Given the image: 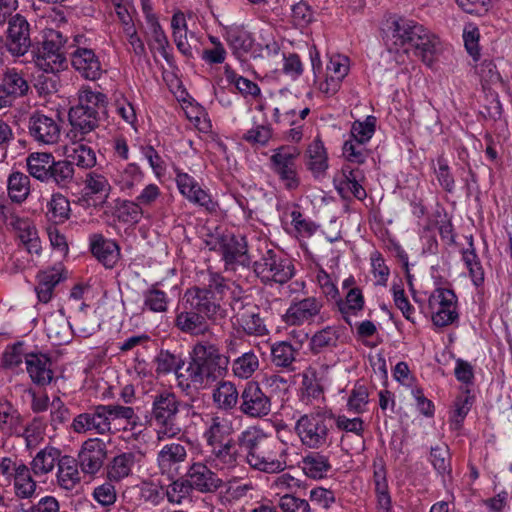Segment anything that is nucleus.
<instances>
[{"label": "nucleus", "instance_id": "nucleus-1", "mask_svg": "<svg viewBox=\"0 0 512 512\" xmlns=\"http://www.w3.org/2000/svg\"><path fill=\"white\" fill-rule=\"evenodd\" d=\"M183 310L177 312L174 326L182 333L203 336L211 325L223 326L228 310L208 290L188 289L184 294Z\"/></svg>", "mask_w": 512, "mask_h": 512}, {"label": "nucleus", "instance_id": "nucleus-2", "mask_svg": "<svg viewBox=\"0 0 512 512\" xmlns=\"http://www.w3.org/2000/svg\"><path fill=\"white\" fill-rule=\"evenodd\" d=\"M229 363L228 356H225L216 344L208 341L198 342L192 349L186 374L178 375V384L182 389H207L224 378Z\"/></svg>", "mask_w": 512, "mask_h": 512}, {"label": "nucleus", "instance_id": "nucleus-3", "mask_svg": "<svg viewBox=\"0 0 512 512\" xmlns=\"http://www.w3.org/2000/svg\"><path fill=\"white\" fill-rule=\"evenodd\" d=\"M384 33L387 45L395 49L403 48L405 52L413 50L425 64H433L438 39L423 25L412 19L393 15L386 20Z\"/></svg>", "mask_w": 512, "mask_h": 512}, {"label": "nucleus", "instance_id": "nucleus-4", "mask_svg": "<svg viewBox=\"0 0 512 512\" xmlns=\"http://www.w3.org/2000/svg\"><path fill=\"white\" fill-rule=\"evenodd\" d=\"M239 446L246 462L255 470L273 474L287 467V449L278 439L257 427H249L239 434Z\"/></svg>", "mask_w": 512, "mask_h": 512}, {"label": "nucleus", "instance_id": "nucleus-5", "mask_svg": "<svg viewBox=\"0 0 512 512\" xmlns=\"http://www.w3.org/2000/svg\"><path fill=\"white\" fill-rule=\"evenodd\" d=\"M119 420H125L128 425L134 428L138 416L134 408L130 406L100 404L74 417L71 428L78 434L94 432L99 435H107L113 433L112 423Z\"/></svg>", "mask_w": 512, "mask_h": 512}, {"label": "nucleus", "instance_id": "nucleus-6", "mask_svg": "<svg viewBox=\"0 0 512 512\" xmlns=\"http://www.w3.org/2000/svg\"><path fill=\"white\" fill-rule=\"evenodd\" d=\"M334 415L330 410L318 408L303 414L295 423V433L301 443L310 449H320L331 444Z\"/></svg>", "mask_w": 512, "mask_h": 512}, {"label": "nucleus", "instance_id": "nucleus-7", "mask_svg": "<svg viewBox=\"0 0 512 512\" xmlns=\"http://www.w3.org/2000/svg\"><path fill=\"white\" fill-rule=\"evenodd\" d=\"M182 405L178 396L167 389L152 395L151 420L156 426L158 441L175 438L181 433L177 419Z\"/></svg>", "mask_w": 512, "mask_h": 512}, {"label": "nucleus", "instance_id": "nucleus-8", "mask_svg": "<svg viewBox=\"0 0 512 512\" xmlns=\"http://www.w3.org/2000/svg\"><path fill=\"white\" fill-rule=\"evenodd\" d=\"M67 37L55 29H45L43 40L34 52L35 65L46 73L56 74L67 68Z\"/></svg>", "mask_w": 512, "mask_h": 512}, {"label": "nucleus", "instance_id": "nucleus-9", "mask_svg": "<svg viewBox=\"0 0 512 512\" xmlns=\"http://www.w3.org/2000/svg\"><path fill=\"white\" fill-rule=\"evenodd\" d=\"M261 251L260 258L252 261V268L255 275L265 284H285L295 274V267L291 259L282 255L274 249L268 248Z\"/></svg>", "mask_w": 512, "mask_h": 512}, {"label": "nucleus", "instance_id": "nucleus-10", "mask_svg": "<svg viewBox=\"0 0 512 512\" xmlns=\"http://www.w3.org/2000/svg\"><path fill=\"white\" fill-rule=\"evenodd\" d=\"M0 474L13 484L16 498L32 499L37 493V482L33 472L22 460L17 457H3L0 460Z\"/></svg>", "mask_w": 512, "mask_h": 512}, {"label": "nucleus", "instance_id": "nucleus-11", "mask_svg": "<svg viewBox=\"0 0 512 512\" xmlns=\"http://www.w3.org/2000/svg\"><path fill=\"white\" fill-rule=\"evenodd\" d=\"M300 151L297 147L283 145L273 150L269 158V167L278 177L285 189L294 191L301 184L297 160Z\"/></svg>", "mask_w": 512, "mask_h": 512}, {"label": "nucleus", "instance_id": "nucleus-12", "mask_svg": "<svg viewBox=\"0 0 512 512\" xmlns=\"http://www.w3.org/2000/svg\"><path fill=\"white\" fill-rule=\"evenodd\" d=\"M229 306L233 325L238 326L246 335L262 337L269 334L259 307L248 301L247 297L233 295Z\"/></svg>", "mask_w": 512, "mask_h": 512}, {"label": "nucleus", "instance_id": "nucleus-13", "mask_svg": "<svg viewBox=\"0 0 512 512\" xmlns=\"http://www.w3.org/2000/svg\"><path fill=\"white\" fill-rule=\"evenodd\" d=\"M33 28L28 19L16 13L4 32L5 48L13 57L24 56L33 46Z\"/></svg>", "mask_w": 512, "mask_h": 512}, {"label": "nucleus", "instance_id": "nucleus-14", "mask_svg": "<svg viewBox=\"0 0 512 512\" xmlns=\"http://www.w3.org/2000/svg\"><path fill=\"white\" fill-rule=\"evenodd\" d=\"M188 450L180 442H170L163 445L156 455L158 473L166 479H175L183 475Z\"/></svg>", "mask_w": 512, "mask_h": 512}, {"label": "nucleus", "instance_id": "nucleus-15", "mask_svg": "<svg viewBox=\"0 0 512 512\" xmlns=\"http://www.w3.org/2000/svg\"><path fill=\"white\" fill-rule=\"evenodd\" d=\"M241 413L249 418H264L272 411V402L257 381H248L240 392Z\"/></svg>", "mask_w": 512, "mask_h": 512}, {"label": "nucleus", "instance_id": "nucleus-16", "mask_svg": "<svg viewBox=\"0 0 512 512\" xmlns=\"http://www.w3.org/2000/svg\"><path fill=\"white\" fill-rule=\"evenodd\" d=\"M432 321L437 327H445L458 319L457 296L453 290L437 288L429 297Z\"/></svg>", "mask_w": 512, "mask_h": 512}, {"label": "nucleus", "instance_id": "nucleus-17", "mask_svg": "<svg viewBox=\"0 0 512 512\" xmlns=\"http://www.w3.org/2000/svg\"><path fill=\"white\" fill-rule=\"evenodd\" d=\"M323 307V300L319 297L308 296L303 299H294L283 315V321L288 326L311 324L320 315Z\"/></svg>", "mask_w": 512, "mask_h": 512}, {"label": "nucleus", "instance_id": "nucleus-18", "mask_svg": "<svg viewBox=\"0 0 512 512\" xmlns=\"http://www.w3.org/2000/svg\"><path fill=\"white\" fill-rule=\"evenodd\" d=\"M30 86L24 73L7 68L0 79V109L11 107L15 101L28 94Z\"/></svg>", "mask_w": 512, "mask_h": 512}, {"label": "nucleus", "instance_id": "nucleus-19", "mask_svg": "<svg viewBox=\"0 0 512 512\" xmlns=\"http://www.w3.org/2000/svg\"><path fill=\"white\" fill-rule=\"evenodd\" d=\"M29 135L39 144H56L61 136V125L57 117L39 111L32 113L28 121Z\"/></svg>", "mask_w": 512, "mask_h": 512}, {"label": "nucleus", "instance_id": "nucleus-20", "mask_svg": "<svg viewBox=\"0 0 512 512\" xmlns=\"http://www.w3.org/2000/svg\"><path fill=\"white\" fill-rule=\"evenodd\" d=\"M107 455V445L102 439L89 438L82 443L77 461L84 474L95 475L102 469Z\"/></svg>", "mask_w": 512, "mask_h": 512}, {"label": "nucleus", "instance_id": "nucleus-21", "mask_svg": "<svg viewBox=\"0 0 512 512\" xmlns=\"http://www.w3.org/2000/svg\"><path fill=\"white\" fill-rule=\"evenodd\" d=\"M221 255L226 270H235L237 266L248 268L253 257L248 253L246 238L234 234L224 235Z\"/></svg>", "mask_w": 512, "mask_h": 512}, {"label": "nucleus", "instance_id": "nucleus-22", "mask_svg": "<svg viewBox=\"0 0 512 512\" xmlns=\"http://www.w3.org/2000/svg\"><path fill=\"white\" fill-rule=\"evenodd\" d=\"M193 490L200 493H214L224 485L223 480L203 462H193L186 469Z\"/></svg>", "mask_w": 512, "mask_h": 512}, {"label": "nucleus", "instance_id": "nucleus-23", "mask_svg": "<svg viewBox=\"0 0 512 512\" xmlns=\"http://www.w3.org/2000/svg\"><path fill=\"white\" fill-rule=\"evenodd\" d=\"M175 172L177 187L186 199L194 204L205 207L208 211L216 210L217 203L212 200L211 196L200 187L191 175L179 169H176Z\"/></svg>", "mask_w": 512, "mask_h": 512}, {"label": "nucleus", "instance_id": "nucleus-24", "mask_svg": "<svg viewBox=\"0 0 512 512\" xmlns=\"http://www.w3.org/2000/svg\"><path fill=\"white\" fill-rule=\"evenodd\" d=\"M210 458L220 469H233L239 465L240 460L245 459L244 451L239 446L237 439H227L209 448Z\"/></svg>", "mask_w": 512, "mask_h": 512}, {"label": "nucleus", "instance_id": "nucleus-25", "mask_svg": "<svg viewBox=\"0 0 512 512\" xmlns=\"http://www.w3.org/2000/svg\"><path fill=\"white\" fill-rule=\"evenodd\" d=\"M145 458L141 450L126 451L114 456L107 464V478L119 482L132 474L133 467Z\"/></svg>", "mask_w": 512, "mask_h": 512}, {"label": "nucleus", "instance_id": "nucleus-26", "mask_svg": "<svg viewBox=\"0 0 512 512\" xmlns=\"http://www.w3.org/2000/svg\"><path fill=\"white\" fill-rule=\"evenodd\" d=\"M106 111H96L93 109L83 108L82 105L71 107L68 113V119L72 126L71 133L74 137L80 134V140L84 135L89 134L99 126L100 114Z\"/></svg>", "mask_w": 512, "mask_h": 512}, {"label": "nucleus", "instance_id": "nucleus-27", "mask_svg": "<svg viewBox=\"0 0 512 512\" xmlns=\"http://www.w3.org/2000/svg\"><path fill=\"white\" fill-rule=\"evenodd\" d=\"M360 175L359 169H352L349 165H344L341 171L334 176L335 189L342 198H348L350 195L358 200L366 198L367 193L359 182Z\"/></svg>", "mask_w": 512, "mask_h": 512}, {"label": "nucleus", "instance_id": "nucleus-28", "mask_svg": "<svg viewBox=\"0 0 512 512\" xmlns=\"http://www.w3.org/2000/svg\"><path fill=\"white\" fill-rule=\"evenodd\" d=\"M71 64L82 77L88 80H97L102 74L99 58L90 48L77 47L71 54Z\"/></svg>", "mask_w": 512, "mask_h": 512}, {"label": "nucleus", "instance_id": "nucleus-29", "mask_svg": "<svg viewBox=\"0 0 512 512\" xmlns=\"http://www.w3.org/2000/svg\"><path fill=\"white\" fill-rule=\"evenodd\" d=\"M90 250L96 259L106 268H113L119 259V246L113 240L106 239L102 234L90 237Z\"/></svg>", "mask_w": 512, "mask_h": 512}, {"label": "nucleus", "instance_id": "nucleus-30", "mask_svg": "<svg viewBox=\"0 0 512 512\" xmlns=\"http://www.w3.org/2000/svg\"><path fill=\"white\" fill-rule=\"evenodd\" d=\"M25 363L27 372L35 384L45 386L51 383L53 379L52 363L46 354H26Z\"/></svg>", "mask_w": 512, "mask_h": 512}, {"label": "nucleus", "instance_id": "nucleus-31", "mask_svg": "<svg viewBox=\"0 0 512 512\" xmlns=\"http://www.w3.org/2000/svg\"><path fill=\"white\" fill-rule=\"evenodd\" d=\"M225 40L237 57H242L252 50L254 39L243 26L231 25L225 28Z\"/></svg>", "mask_w": 512, "mask_h": 512}, {"label": "nucleus", "instance_id": "nucleus-32", "mask_svg": "<svg viewBox=\"0 0 512 512\" xmlns=\"http://www.w3.org/2000/svg\"><path fill=\"white\" fill-rule=\"evenodd\" d=\"M305 165L314 177L324 175L328 169V156L323 142L314 139L305 152Z\"/></svg>", "mask_w": 512, "mask_h": 512}, {"label": "nucleus", "instance_id": "nucleus-33", "mask_svg": "<svg viewBox=\"0 0 512 512\" xmlns=\"http://www.w3.org/2000/svg\"><path fill=\"white\" fill-rule=\"evenodd\" d=\"M365 300L362 290L358 287H352L348 290L345 298L337 299L336 306L343 320L352 326L351 316H357L364 308Z\"/></svg>", "mask_w": 512, "mask_h": 512}, {"label": "nucleus", "instance_id": "nucleus-34", "mask_svg": "<svg viewBox=\"0 0 512 512\" xmlns=\"http://www.w3.org/2000/svg\"><path fill=\"white\" fill-rule=\"evenodd\" d=\"M340 326H326L314 333L310 338V351L316 355L326 350H333L337 347L340 338Z\"/></svg>", "mask_w": 512, "mask_h": 512}, {"label": "nucleus", "instance_id": "nucleus-35", "mask_svg": "<svg viewBox=\"0 0 512 512\" xmlns=\"http://www.w3.org/2000/svg\"><path fill=\"white\" fill-rule=\"evenodd\" d=\"M57 482L66 490H72L80 482L77 459L69 455L61 456L58 463Z\"/></svg>", "mask_w": 512, "mask_h": 512}, {"label": "nucleus", "instance_id": "nucleus-36", "mask_svg": "<svg viewBox=\"0 0 512 512\" xmlns=\"http://www.w3.org/2000/svg\"><path fill=\"white\" fill-rule=\"evenodd\" d=\"M63 280L62 270L53 267L45 271H41L37 275V285L35 291L38 300L42 303H48L53 295L54 288Z\"/></svg>", "mask_w": 512, "mask_h": 512}, {"label": "nucleus", "instance_id": "nucleus-37", "mask_svg": "<svg viewBox=\"0 0 512 512\" xmlns=\"http://www.w3.org/2000/svg\"><path fill=\"white\" fill-rule=\"evenodd\" d=\"M270 352L271 362L275 367L294 370L293 364L299 353V347L293 346L288 341H279L272 344Z\"/></svg>", "mask_w": 512, "mask_h": 512}, {"label": "nucleus", "instance_id": "nucleus-38", "mask_svg": "<svg viewBox=\"0 0 512 512\" xmlns=\"http://www.w3.org/2000/svg\"><path fill=\"white\" fill-rule=\"evenodd\" d=\"M213 402L222 410L230 411L240 403V393L231 381H219L212 393Z\"/></svg>", "mask_w": 512, "mask_h": 512}, {"label": "nucleus", "instance_id": "nucleus-39", "mask_svg": "<svg viewBox=\"0 0 512 512\" xmlns=\"http://www.w3.org/2000/svg\"><path fill=\"white\" fill-rule=\"evenodd\" d=\"M61 457V451L55 447L47 446L34 456L30 468L35 476H43L53 471Z\"/></svg>", "mask_w": 512, "mask_h": 512}, {"label": "nucleus", "instance_id": "nucleus-40", "mask_svg": "<svg viewBox=\"0 0 512 512\" xmlns=\"http://www.w3.org/2000/svg\"><path fill=\"white\" fill-rule=\"evenodd\" d=\"M74 174V162L54 159L45 183H53L61 189L68 188L74 180Z\"/></svg>", "mask_w": 512, "mask_h": 512}, {"label": "nucleus", "instance_id": "nucleus-41", "mask_svg": "<svg viewBox=\"0 0 512 512\" xmlns=\"http://www.w3.org/2000/svg\"><path fill=\"white\" fill-rule=\"evenodd\" d=\"M54 156L49 152H34L26 159L29 174L35 179L45 183L50 172Z\"/></svg>", "mask_w": 512, "mask_h": 512}, {"label": "nucleus", "instance_id": "nucleus-42", "mask_svg": "<svg viewBox=\"0 0 512 512\" xmlns=\"http://www.w3.org/2000/svg\"><path fill=\"white\" fill-rule=\"evenodd\" d=\"M260 360L254 350L243 352L232 361L233 375L238 379L247 380L259 369Z\"/></svg>", "mask_w": 512, "mask_h": 512}, {"label": "nucleus", "instance_id": "nucleus-43", "mask_svg": "<svg viewBox=\"0 0 512 512\" xmlns=\"http://www.w3.org/2000/svg\"><path fill=\"white\" fill-rule=\"evenodd\" d=\"M144 181V173L135 163H130L124 169L118 171L115 176V183L124 192H132L140 187Z\"/></svg>", "mask_w": 512, "mask_h": 512}, {"label": "nucleus", "instance_id": "nucleus-44", "mask_svg": "<svg viewBox=\"0 0 512 512\" xmlns=\"http://www.w3.org/2000/svg\"><path fill=\"white\" fill-rule=\"evenodd\" d=\"M302 469L308 477L321 479L331 469V464L327 456L313 452L303 457Z\"/></svg>", "mask_w": 512, "mask_h": 512}, {"label": "nucleus", "instance_id": "nucleus-45", "mask_svg": "<svg viewBox=\"0 0 512 512\" xmlns=\"http://www.w3.org/2000/svg\"><path fill=\"white\" fill-rule=\"evenodd\" d=\"M229 434L228 421L223 417L213 416L203 436L206 440L207 447L210 448L227 441V439H231Z\"/></svg>", "mask_w": 512, "mask_h": 512}, {"label": "nucleus", "instance_id": "nucleus-46", "mask_svg": "<svg viewBox=\"0 0 512 512\" xmlns=\"http://www.w3.org/2000/svg\"><path fill=\"white\" fill-rule=\"evenodd\" d=\"M45 330L55 345H63L70 341L71 327L62 317H51L45 321Z\"/></svg>", "mask_w": 512, "mask_h": 512}, {"label": "nucleus", "instance_id": "nucleus-47", "mask_svg": "<svg viewBox=\"0 0 512 512\" xmlns=\"http://www.w3.org/2000/svg\"><path fill=\"white\" fill-rule=\"evenodd\" d=\"M300 391L301 400L307 404L323 396L324 389L315 370L303 373Z\"/></svg>", "mask_w": 512, "mask_h": 512}, {"label": "nucleus", "instance_id": "nucleus-48", "mask_svg": "<svg viewBox=\"0 0 512 512\" xmlns=\"http://www.w3.org/2000/svg\"><path fill=\"white\" fill-rule=\"evenodd\" d=\"M47 207V217L55 224L64 223L70 216V202L61 193H54Z\"/></svg>", "mask_w": 512, "mask_h": 512}, {"label": "nucleus", "instance_id": "nucleus-49", "mask_svg": "<svg viewBox=\"0 0 512 512\" xmlns=\"http://www.w3.org/2000/svg\"><path fill=\"white\" fill-rule=\"evenodd\" d=\"M260 384L269 396L270 402L273 398L283 399L290 390L289 381L278 374L265 375Z\"/></svg>", "mask_w": 512, "mask_h": 512}, {"label": "nucleus", "instance_id": "nucleus-50", "mask_svg": "<svg viewBox=\"0 0 512 512\" xmlns=\"http://www.w3.org/2000/svg\"><path fill=\"white\" fill-rule=\"evenodd\" d=\"M30 179L22 172H13L8 178V194L13 202L21 203L29 195Z\"/></svg>", "mask_w": 512, "mask_h": 512}, {"label": "nucleus", "instance_id": "nucleus-51", "mask_svg": "<svg viewBox=\"0 0 512 512\" xmlns=\"http://www.w3.org/2000/svg\"><path fill=\"white\" fill-rule=\"evenodd\" d=\"M167 480L171 482L166 492L167 498L171 503L180 504L182 500L187 498L193 491L191 483L186 476L183 477L181 475L175 479Z\"/></svg>", "mask_w": 512, "mask_h": 512}, {"label": "nucleus", "instance_id": "nucleus-52", "mask_svg": "<svg viewBox=\"0 0 512 512\" xmlns=\"http://www.w3.org/2000/svg\"><path fill=\"white\" fill-rule=\"evenodd\" d=\"M225 77L243 96L257 97L260 95V88L255 82L236 74L229 66L225 67Z\"/></svg>", "mask_w": 512, "mask_h": 512}, {"label": "nucleus", "instance_id": "nucleus-53", "mask_svg": "<svg viewBox=\"0 0 512 512\" xmlns=\"http://www.w3.org/2000/svg\"><path fill=\"white\" fill-rule=\"evenodd\" d=\"M183 365L184 361L168 350H161L156 357V372L159 374H168L175 371L178 376Z\"/></svg>", "mask_w": 512, "mask_h": 512}, {"label": "nucleus", "instance_id": "nucleus-54", "mask_svg": "<svg viewBox=\"0 0 512 512\" xmlns=\"http://www.w3.org/2000/svg\"><path fill=\"white\" fill-rule=\"evenodd\" d=\"M430 461L434 469L440 474H451L450 452L446 445L431 447Z\"/></svg>", "mask_w": 512, "mask_h": 512}, {"label": "nucleus", "instance_id": "nucleus-55", "mask_svg": "<svg viewBox=\"0 0 512 512\" xmlns=\"http://www.w3.org/2000/svg\"><path fill=\"white\" fill-rule=\"evenodd\" d=\"M143 216V208L135 201L124 200L117 207V217L124 223H138Z\"/></svg>", "mask_w": 512, "mask_h": 512}, {"label": "nucleus", "instance_id": "nucleus-56", "mask_svg": "<svg viewBox=\"0 0 512 512\" xmlns=\"http://www.w3.org/2000/svg\"><path fill=\"white\" fill-rule=\"evenodd\" d=\"M83 108L93 109L96 111H105L106 95L93 91L90 88H84L79 92V103Z\"/></svg>", "mask_w": 512, "mask_h": 512}, {"label": "nucleus", "instance_id": "nucleus-57", "mask_svg": "<svg viewBox=\"0 0 512 512\" xmlns=\"http://www.w3.org/2000/svg\"><path fill=\"white\" fill-rule=\"evenodd\" d=\"M368 398L367 387L362 384H356L347 401L348 410L356 414L363 413L366 410Z\"/></svg>", "mask_w": 512, "mask_h": 512}, {"label": "nucleus", "instance_id": "nucleus-58", "mask_svg": "<svg viewBox=\"0 0 512 512\" xmlns=\"http://www.w3.org/2000/svg\"><path fill=\"white\" fill-rule=\"evenodd\" d=\"M375 126L376 118L374 116H367L363 122L355 121L351 127V138L360 143H366L372 138Z\"/></svg>", "mask_w": 512, "mask_h": 512}, {"label": "nucleus", "instance_id": "nucleus-59", "mask_svg": "<svg viewBox=\"0 0 512 512\" xmlns=\"http://www.w3.org/2000/svg\"><path fill=\"white\" fill-rule=\"evenodd\" d=\"M149 26L151 30L150 47L152 49H157L168 60V54L166 51L169 42L155 16L149 17Z\"/></svg>", "mask_w": 512, "mask_h": 512}, {"label": "nucleus", "instance_id": "nucleus-60", "mask_svg": "<svg viewBox=\"0 0 512 512\" xmlns=\"http://www.w3.org/2000/svg\"><path fill=\"white\" fill-rule=\"evenodd\" d=\"M144 305L150 311L165 312L168 307V297L164 291L152 287L144 294Z\"/></svg>", "mask_w": 512, "mask_h": 512}, {"label": "nucleus", "instance_id": "nucleus-61", "mask_svg": "<svg viewBox=\"0 0 512 512\" xmlns=\"http://www.w3.org/2000/svg\"><path fill=\"white\" fill-rule=\"evenodd\" d=\"M272 137V129L269 125L258 124L247 130L242 139L251 145L265 146Z\"/></svg>", "mask_w": 512, "mask_h": 512}, {"label": "nucleus", "instance_id": "nucleus-62", "mask_svg": "<svg viewBox=\"0 0 512 512\" xmlns=\"http://www.w3.org/2000/svg\"><path fill=\"white\" fill-rule=\"evenodd\" d=\"M93 499L102 507H110L115 504L117 500V492L115 486L109 482H104L94 488L92 493Z\"/></svg>", "mask_w": 512, "mask_h": 512}, {"label": "nucleus", "instance_id": "nucleus-63", "mask_svg": "<svg viewBox=\"0 0 512 512\" xmlns=\"http://www.w3.org/2000/svg\"><path fill=\"white\" fill-rule=\"evenodd\" d=\"M278 507L282 512H311L309 502L293 494L281 496L278 501Z\"/></svg>", "mask_w": 512, "mask_h": 512}, {"label": "nucleus", "instance_id": "nucleus-64", "mask_svg": "<svg viewBox=\"0 0 512 512\" xmlns=\"http://www.w3.org/2000/svg\"><path fill=\"white\" fill-rule=\"evenodd\" d=\"M364 144L365 143H360L353 138L345 141L343 145V156L349 162L363 164L367 157L366 150L363 147Z\"/></svg>", "mask_w": 512, "mask_h": 512}]
</instances>
